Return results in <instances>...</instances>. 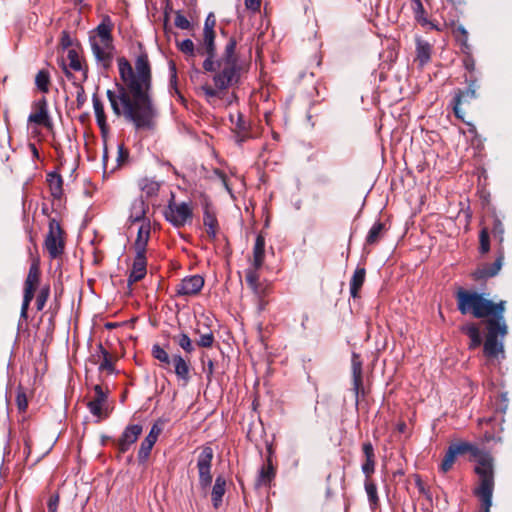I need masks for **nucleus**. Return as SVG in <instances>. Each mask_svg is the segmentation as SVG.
<instances>
[{
	"mask_svg": "<svg viewBox=\"0 0 512 512\" xmlns=\"http://www.w3.org/2000/svg\"><path fill=\"white\" fill-rule=\"evenodd\" d=\"M457 309L462 315H472L477 319L488 318V307H490V299L486 298L483 293L466 290L460 287L456 293Z\"/></svg>",
	"mask_w": 512,
	"mask_h": 512,
	"instance_id": "obj_7",
	"label": "nucleus"
},
{
	"mask_svg": "<svg viewBox=\"0 0 512 512\" xmlns=\"http://www.w3.org/2000/svg\"><path fill=\"white\" fill-rule=\"evenodd\" d=\"M245 6L248 10L256 12L260 9L261 0H245Z\"/></svg>",
	"mask_w": 512,
	"mask_h": 512,
	"instance_id": "obj_63",
	"label": "nucleus"
},
{
	"mask_svg": "<svg viewBox=\"0 0 512 512\" xmlns=\"http://www.w3.org/2000/svg\"><path fill=\"white\" fill-rule=\"evenodd\" d=\"M46 180L51 196L56 200H60L64 193L62 176L59 173L53 171L47 174Z\"/></svg>",
	"mask_w": 512,
	"mask_h": 512,
	"instance_id": "obj_29",
	"label": "nucleus"
},
{
	"mask_svg": "<svg viewBox=\"0 0 512 512\" xmlns=\"http://www.w3.org/2000/svg\"><path fill=\"white\" fill-rule=\"evenodd\" d=\"M113 25L109 17L103 21L94 30L95 36H90V43L93 54L98 62L102 63L105 69L109 68L113 59V45L112 36Z\"/></svg>",
	"mask_w": 512,
	"mask_h": 512,
	"instance_id": "obj_6",
	"label": "nucleus"
},
{
	"mask_svg": "<svg viewBox=\"0 0 512 512\" xmlns=\"http://www.w3.org/2000/svg\"><path fill=\"white\" fill-rule=\"evenodd\" d=\"M86 100H87V97H86L84 87L80 84L77 85V93H76L77 108L80 109L84 105Z\"/></svg>",
	"mask_w": 512,
	"mask_h": 512,
	"instance_id": "obj_58",
	"label": "nucleus"
},
{
	"mask_svg": "<svg viewBox=\"0 0 512 512\" xmlns=\"http://www.w3.org/2000/svg\"><path fill=\"white\" fill-rule=\"evenodd\" d=\"M147 210L148 204L142 198L136 199L131 205L129 221L131 223L150 221L146 218Z\"/></svg>",
	"mask_w": 512,
	"mask_h": 512,
	"instance_id": "obj_27",
	"label": "nucleus"
},
{
	"mask_svg": "<svg viewBox=\"0 0 512 512\" xmlns=\"http://www.w3.org/2000/svg\"><path fill=\"white\" fill-rule=\"evenodd\" d=\"M230 122L232 124V133L234 134L235 142L242 145L245 141L252 138L250 122L240 112L236 115H230Z\"/></svg>",
	"mask_w": 512,
	"mask_h": 512,
	"instance_id": "obj_16",
	"label": "nucleus"
},
{
	"mask_svg": "<svg viewBox=\"0 0 512 512\" xmlns=\"http://www.w3.org/2000/svg\"><path fill=\"white\" fill-rule=\"evenodd\" d=\"M412 8L414 12V17L418 23H420L422 26H426L429 23V20L427 19L425 15V9L421 2V0H413L412 1Z\"/></svg>",
	"mask_w": 512,
	"mask_h": 512,
	"instance_id": "obj_45",
	"label": "nucleus"
},
{
	"mask_svg": "<svg viewBox=\"0 0 512 512\" xmlns=\"http://www.w3.org/2000/svg\"><path fill=\"white\" fill-rule=\"evenodd\" d=\"M173 340L181 347L186 354H192L195 350L191 338L186 333H180L173 337Z\"/></svg>",
	"mask_w": 512,
	"mask_h": 512,
	"instance_id": "obj_43",
	"label": "nucleus"
},
{
	"mask_svg": "<svg viewBox=\"0 0 512 512\" xmlns=\"http://www.w3.org/2000/svg\"><path fill=\"white\" fill-rule=\"evenodd\" d=\"M174 24L177 28L182 30H189L191 28L190 21L182 14L180 10L175 12Z\"/></svg>",
	"mask_w": 512,
	"mask_h": 512,
	"instance_id": "obj_55",
	"label": "nucleus"
},
{
	"mask_svg": "<svg viewBox=\"0 0 512 512\" xmlns=\"http://www.w3.org/2000/svg\"><path fill=\"white\" fill-rule=\"evenodd\" d=\"M50 296V285L45 284L41 286L37 296H36V309L38 311H42L47 303V300Z\"/></svg>",
	"mask_w": 512,
	"mask_h": 512,
	"instance_id": "obj_47",
	"label": "nucleus"
},
{
	"mask_svg": "<svg viewBox=\"0 0 512 512\" xmlns=\"http://www.w3.org/2000/svg\"><path fill=\"white\" fill-rule=\"evenodd\" d=\"M59 44L62 49H68L73 45V39L67 30L62 31Z\"/></svg>",
	"mask_w": 512,
	"mask_h": 512,
	"instance_id": "obj_56",
	"label": "nucleus"
},
{
	"mask_svg": "<svg viewBox=\"0 0 512 512\" xmlns=\"http://www.w3.org/2000/svg\"><path fill=\"white\" fill-rule=\"evenodd\" d=\"M226 480L222 476H217L212 488L211 499L214 508H219L222 504V497L225 494Z\"/></svg>",
	"mask_w": 512,
	"mask_h": 512,
	"instance_id": "obj_34",
	"label": "nucleus"
},
{
	"mask_svg": "<svg viewBox=\"0 0 512 512\" xmlns=\"http://www.w3.org/2000/svg\"><path fill=\"white\" fill-rule=\"evenodd\" d=\"M235 64H236L235 75H234L235 77L230 82H224L223 84L216 82V80H215L217 75L221 73V68L218 67V64L216 66H214L213 70H204L205 72L214 73L213 78H212L214 87L209 86V85H203L201 87V90L204 92L206 97H208V98L218 97L219 93L221 91H225L228 88L239 84L240 78H241V71H242V66L240 64L239 57H235Z\"/></svg>",
	"mask_w": 512,
	"mask_h": 512,
	"instance_id": "obj_12",
	"label": "nucleus"
},
{
	"mask_svg": "<svg viewBox=\"0 0 512 512\" xmlns=\"http://www.w3.org/2000/svg\"><path fill=\"white\" fill-rule=\"evenodd\" d=\"M169 70H170V89L171 92L174 91L181 100H184L183 96L179 92L178 86H177V69L174 61L169 62Z\"/></svg>",
	"mask_w": 512,
	"mask_h": 512,
	"instance_id": "obj_53",
	"label": "nucleus"
},
{
	"mask_svg": "<svg viewBox=\"0 0 512 512\" xmlns=\"http://www.w3.org/2000/svg\"><path fill=\"white\" fill-rule=\"evenodd\" d=\"M216 18L213 13H209L205 19L203 28V39L197 46L198 55L205 56L203 61V70H213L217 65L221 68V73L217 75L216 82L223 84L230 82L235 76V57H239L236 52L237 39L233 36L227 40L223 52L217 55L216 33L214 27Z\"/></svg>",
	"mask_w": 512,
	"mask_h": 512,
	"instance_id": "obj_2",
	"label": "nucleus"
},
{
	"mask_svg": "<svg viewBox=\"0 0 512 512\" xmlns=\"http://www.w3.org/2000/svg\"><path fill=\"white\" fill-rule=\"evenodd\" d=\"M491 233L501 246L504 241V226L501 220L496 216L493 218Z\"/></svg>",
	"mask_w": 512,
	"mask_h": 512,
	"instance_id": "obj_50",
	"label": "nucleus"
},
{
	"mask_svg": "<svg viewBox=\"0 0 512 512\" xmlns=\"http://www.w3.org/2000/svg\"><path fill=\"white\" fill-rule=\"evenodd\" d=\"M415 484H416V487L418 488L420 494L425 495L427 498H430L429 490L426 489V487L419 475L415 476Z\"/></svg>",
	"mask_w": 512,
	"mask_h": 512,
	"instance_id": "obj_61",
	"label": "nucleus"
},
{
	"mask_svg": "<svg viewBox=\"0 0 512 512\" xmlns=\"http://www.w3.org/2000/svg\"><path fill=\"white\" fill-rule=\"evenodd\" d=\"M123 84H117L118 94L107 90L106 95L113 112L123 115L137 130H151L155 125L157 109L151 97L152 72L146 52L139 54L135 71L125 57L118 58Z\"/></svg>",
	"mask_w": 512,
	"mask_h": 512,
	"instance_id": "obj_1",
	"label": "nucleus"
},
{
	"mask_svg": "<svg viewBox=\"0 0 512 512\" xmlns=\"http://www.w3.org/2000/svg\"><path fill=\"white\" fill-rule=\"evenodd\" d=\"M164 216L174 227L180 228L192 221L193 210L189 203H176L172 199L164 212Z\"/></svg>",
	"mask_w": 512,
	"mask_h": 512,
	"instance_id": "obj_11",
	"label": "nucleus"
},
{
	"mask_svg": "<svg viewBox=\"0 0 512 512\" xmlns=\"http://www.w3.org/2000/svg\"><path fill=\"white\" fill-rule=\"evenodd\" d=\"M206 356H207L206 353L202 354V361L205 364L204 370H205L207 379L210 381L213 376V373H214V361L211 359H208L207 361H205Z\"/></svg>",
	"mask_w": 512,
	"mask_h": 512,
	"instance_id": "obj_57",
	"label": "nucleus"
},
{
	"mask_svg": "<svg viewBox=\"0 0 512 512\" xmlns=\"http://www.w3.org/2000/svg\"><path fill=\"white\" fill-rule=\"evenodd\" d=\"M205 280L201 275H191L183 278L176 286L177 296H195L200 293Z\"/></svg>",
	"mask_w": 512,
	"mask_h": 512,
	"instance_id": "obj_19",
	"label": "nucleus"
},
{
	"mask_svg": "<svg viewBox=\"0 0 512 512\" xmlns=\"http://www.w3.org/2000/svg\"><path fill=\"white\" fill-rule=\"evenodd\" d=\"M366 270L363 267H357L350 280V294L353 298H357L359 291L364 284Z\"/></svg>",
	"mask_w": 512,
	"mask_h": 512,
	"instance_id": "obj_35",
	"label": "nucleus"
},
{
	"mask_svg": "<svg viewBox=\"0 0 512 512\" xmlns=\"http://www.w3.org/2000/svg\"><path fill=\"white\" fill-rule=\"evenodd\" d=\"M503 259L504 251L503 248L500 247L498 250V256L492 264L485 263L472 272L471 276L473 280H487L489 278L496 276L502 267Z\"/></svg>",
	"mask_w": 512,
	"mask_h": 512,
	"instance_id": "obj_18",
	"label": "nucleus"
},
{
	"mask_svg": "<svg viewBox=\"0 0 512 512\" xmlns=\"http://www.w3.org/2000/svg\"><path fill=\"white\" fill-rule=\"evenodd\" d=\"M460 45L461 52L464 54V56H471L472 55V47L468 43V40H462L458 42Z\"/></svg>",
	"mask_w": 512,
	"mask_h": 512,
	"instance_id": "obj_62",
	"label": "nucleus"
},
{
	"mask_svg": "<svg viewBox=\"0 0 512 512\" xmlns=\"http://www.w3.org/2000/svg\"><path fill=\"white\" fill-rule=\"evenodd\" d=\"M445 25L451 27L452 34L457 42L468 40V31L463 25L457 24L454 19H450L449 21L445 20Z\"/></svg>",
	"mask_w": 512,
	"mask_h": 512,
	"instance_id": "obj_42",
	"label": "nucleus"
},
{
	"mask_svg": "<svg viewBox=\"0 0 512 512\" xmlns=\"http://www.w3.org/2000/svg\"><path fill=\"white\" fill-rule=\"evenodd\" d=\"M150 231V221H144L138 229L137 237L134 242L136 254L146 255L147 244L150 239Z\"/></svg>",
	"mask_w": 512,
	"mask_h": 512,
	"instance_id": "obj_24",
	"label": "nucleus"
},
{
	"mask_svg": "<svg viewBox=\"0 0 512 512\" xmlns=\"http://www.w3.org/2000/svg\"><path fill=\"white\" fill-rule=\"evenodd\" d=\"M463 66L469 72L468 76L475 75L474 71H475L476 64H475V59L473 58V55H471V56H464V58H463Z\"/></svg>",
	"mask_w": 512,
	"mask_h": 512,
	"instance_id": "obj_59",
	"label": "nucleus"
},
{
	"mask_svg": "<svg viewBox=\"0 0 512 512\" xmlns=\"http://www.w3.org/2000/svg\"><path fill=\"white\" fill-rule=\"evenodd\" d=\"M63 234L64 231L60 223L55 218H51L44 245L52 259L58 258L64 252L65 242Z\"/></svg>",
	"mask_w": 512,
	"mask_h": 512,
	"instance_id": "obj_10",
	"label": "nucleus"
},
{
	"mask_svg": "<svg viewBox=\"0 0 512 512\" xmlns=\"http://www.w3.org/2000/svg\"><path fill=\"white\" fill-rule=\"evenodd\" d=\"M494 491V481L484 480L482 484L474 489V495L481 501V512H490L492 506V496Z\"/></svg>",
	"mask_w": 512,
	"mask_h": 512,
	"instance_id": "obj_21",
	"label": "nucleus"
},
{
	"mask_svg": "<svg viewBox=\"0 0 512 512\" xmlns=\"http://www.w3.org/2000/svg\"><path fill=\"white\" fill-rule=\"evenodd\" d=\"M32 109L33 112L28 116V122L42 126L48 131H52L54 125L49 114L46 97L43 96L40 99L34 101L32 103Z\"/></svg>",
	"mask_w": 512,
	"mask_h": 512,
	"instance_id": "obj_15",
	"label": "nucleus"
},
{
	"mask_svg": "<svg viewBox=\"0 0 512 512\" xmlns=\"http://www.w3.org/2000/svg\"><path fill=\"white\" fill-rule=\"evenodd\" d=\"M155 443H156L155 438L152 435H147L144 438V440L141 442V445H140V448L138 451L139 463H145L147 461Z\"/></svg>",
	"mask_w": 512,
	"mask_h": 512,
	"instance_id": "obj_37",
	"label": "nucleus"
},
{
	"mask_svg": "<svg viewBox=\"0 0 512 512\" xmlns=\"http://www.w3.org/2000/svg\"><path fill=\"white\" fill-rule=\"evenodd\" d=\"M92 102L97 124L100 128L102 136L105 137L108 133L109 127L107 124L106 114L104 111V105L96 94L93 95Z\"/></svg>",
	"mask_w": 512,
	"mask_h": 512,
	"instance_id": "obj_26",
	"label": "nucleus"
},
{
	"mask_svg": "<svg viewBox=\"0 0 512 512\" xmlns=\"http://www.w3.org/2000/svg\"><path fill=\"white\" fill-rule=\"evenodd\" d=\"M195 332L199 334V338L196 340V345L202 348H210L215 342V337L213 332L208 328L206 332L201 333L199 329H196Z\"/></svg>",
	"mask_w": 512,
	"mask_h": 512,
	"instance_id": "obj_44",
	"label": "nucleus"
},
{
	"mask_svg": "<svg viewBox=\"0 0 512 512\" xmlns=\"http://www.w3.org/2000/svg\"><path fill=\"white\" fill-rule=\"evenodd\" d=\"M94 397L88 401L87 408L90 413L97 417L99 420L105 419L109 416V406H108V389L104 390L103 387L99 384L95 385L94 388Z\"/></svg>",
	"mask_w": 512,
	"mask_h": 512,
	"instance_id": "obj_14",
	"label": "nucleus"
},
{
	"mask_svg": "<svg viewBox=\"0 0 512 512\" xmlns=\"http://www.w3.org/2000/svg\"><path fill=\"white\" fill-rule=\"evenodd\" d=\"M67 57L69 59V67L74 71H82L83 70V81H85L88 77L87 68L83 69L82 62L80 60L79 54L75 49H69Z\"/></svg>",
	"mask_w": 512,
	"mask_h": 512,
	"instance_id": "obj_41",
	"label": "nucleus"
},
{
	"mask_svg": "<svg viewBox=\"0 0 512 512\" xmlns=\"http://www.w3.org/2000/svg\"><path fill=\"white\" fill-rule=\"evenodd\" d=\"M386 231L387 229L383 222H375L368 231V234L365 239V244L370 246L377 244L384 237Z\"/></svg>",
	"mask_w": 512,
	"mask_h": 512,
	"instance_id": "obj_33",
	"label": "nucleus"
},
{
	"mask_svg": "<svg viewBox=\"0 0 512 512\" xmlns=\"http://www.w3.org/2000/svg\"><path fill=\"white\" fill-rule=\"evenodd\" d=\"M99 356L102 357V362L99 365V371H107L113 373L115 371L114 363L111 354L100 343L98 345Z\"/></svg>",
	"mask_w": 512,
	"mask_h": 512,
	"instance_id": "obj_40",
	"label": "nucleus"
},
{
	"mask_svg": "<svg viewBox=\"0 0 512 512\" xmlns=\"http://www.w3.org/2000/svg\"><path fill=\"white\" fill-rule=\"evenodd\" d=\"M362 452L365 457V462L362 464V472L365 475V478H371L372 474L375 472V452L374 447L371 442H364L362 444Z\"/></svg>",
	"mask_w": 512,
	"mask_h": 512,
	"instance_id": "obj_23",
	"label": "nucleus"
},
{
	"mask_svg": "<svg viewBox=\"0 0 512 512\" xmlns=\"http://www.w3.org/2000/svg\"><path fill=\"white\" fill-rule=\"evenodd\" d=\"M16 405L20 413L26 412L28 408V398L26 395L25 388L22 385H18L16 389Z\"/></svg>",
	"mask_w": 512,
	"mask_h": 512,
	"instance_id": "obj_46",
	"label": "nucleus"
},
{
	"mask_svg": "<svg viewBox=\"0 0 512 512\" xmlns=\"http://www.w3.org/2000/svg\"><path fill=\"white\" fill-rule=\"evenodd\" d=\"M259 269L260 268H256L251 264V267L246 270L245 280L249 287L255 286L256 284L261 283L259 280L260 279V275L258 272Z\"/></svg>",
	"mask_w": 512,
	"mask_h": 512,
	"instance_id": "obj_52",
	"label": "nucleus"
},
{
	"mask_svg": "<svg viewBox=\"0 0 512 512\" xmlns=\"http://www.w3.org/2000/svg\"><path fill=\"white\" fill-rule=\"evenodd\" d=\"M203 224L205 226L208 237L211 240H215L218 230V221L215 213L212 211L208 204H206L204 207Z\"/></svg>",
	"mask_w": 512,
	"mask_h": 512,
	"instance_id": "obj_25",
	"label": "nucleus"
},
{
	"mask_svg": "<svg viewBox=\"0 0 512 512\" xmlns=\"http://www.w3.org/2000/svg\"><path fill=\"white\" fill-rule=\"evenodd\" d=\"M265 261V238L260 233L256 236L255 244L253 247L252 265L256 268H261Z\"/></svg>",
	"mask_w": 512,
	"mask_h": 512,
	"instance_id": "obj_30",
	"label": "nucleus"
},
{
	"mask_svg": "<svg viewBox=\"0 0 512 512\" xmlns=\"http://www.w3.org/2000/svg\"><path fill=\"white\" fill-rule=\"evenodd\" d=\"M466 454L470 455L471 460H475L477 462L474 472L479 477V484H482L484 480L490 482L494 481L492 456L479 449L477 445L466 441H456L449 445L440 465V470L443 473L448 472L453 467L456 458Z\"/></svg>",
	"mask_w": 512,
	"mask_h": 512,
	"instance_id": "obj_3",
	"label": "nucleus"
},
{
	"mask_svg": "<svg viewBox=\"0 0 512 512\" xmlns=\"http://www.w3.org/2000/svg\"><path fill=\"white\" fill-rule=\"evenodd\" d=\"M58 505H59V495L57 493L51 495L49 497V500L47 503L48 512H57Z\"/></svg>",
	"mask_w": 512,
	"mask_h": 512,
	"instance_id": "obj_60",
	"label": "nucleus"
},
{
	"mask_svg": "<svg viewBox=\"0 0 512 512\" xmlns=\"http://www.w3.org/2000/svg\"><path fill=\"white\" fill-rule=\"evenodd\" d=\"M465 89H456L451 100V107L455 117L466 125L469 131H475V126L466 120L476 110V99L478 98L477 90L479 89L478 78L476 75L465 76Z\"/></svg>",
	"mask_w": 512,
	"mask_h": 512,
	"instance_id": "obj_5",
	"label": "nucleus"
},
{
	"mask_svg": "<svg viewBox=\"0 0 512 512\" xmlns=\"http://www.w3.org/2000/svg\"><path fill=\"white\" fill-rule=\"evenodd\" d=\"M479 251L481 254H486L490 251V237L489 229L483 227L479 233Z\"/></svg>",
	"mask_w": 512,
	"mask_h": 512,
	"instance_id": "obj_49",
	"label": "nucleus"
},
{
	"mask_svg": "<svg viewBox=\"0 0 512 512\" xmlns=\"http://www.w3.org/2000/svg\"><path fill=\"white\" fill-rule=\"evenodd\" d=\"M138 187L146 198L158 195L161 183L154 178L144 177L138 181Z\"/></svg>",
	"mask_w": 512,
	"mask_h": 512,
	"instance_id": "obj_32",
	"label": "nucleus"
},
{
	"mask_svg": "<svg viewBox=\"0 0 512 512\" xmlns=\"http://www.w3.org/2000/svg\"><path fill=\"white\" fill-rule=\"evenodd\" d=\"M275 476H276V467L275 466H270V467L262 466L259 471L257 480H256V484H255L256 487H261V486L270 487L271 482L274 480Z\"/></svg>",
	"mask_w": 512,
	"mask_h": 512,
	"instance_id": "obj_36",
	"label": "nucleus"
},
{
	"mask_svg": "<svg viewBox=\"0 0 512 512\" xmlns=\"http://www.w3.org/2000/svg\"><path fill=\"white\" fill-rule=\"evenodd\" d=\"M213 457V449L210 446H203L198 449L197 469L199 485L204 490L210 487L212 483L211 468Z\"/></svg>",
	"mask_w": 512,
	"mask_h": 512,
	"instance_id": "obj_13",
	"label": "nucleus"
},
{
	"mask_svg": "<svg viewBox=\"0 0 512 512\" xmlns=\"http://www.w3.org/2000/svg\"><path fill=\"white\" fill-rule=\"evenodd\" d=\"M152 356L161 363V367L173 372L179 381L186 385L191 379V364L189 359L180 354H173L171 357L159 344H154L151 350Z\"/></svg>",
	"mask_w": 512,
	"mask_h": 512,
	"instance_id": "obj_8",
	"label": "nucleus"
},
{
	"mask_svg": "<svg viewBox=\"0 0 512 512\" xmlns=\"http://www.w3.org/2000/svg\"><path fill=\"white\" fill-rule=\"evenodd\" d=\"M51 76L47 69H41L38 71L35 77V85L39 91L47 94L50 90Z\"/></svg>",
	"mask_w": 512,
	"mask_h": 512,
	"instance_id": "obj_38",
	"label": "nucleus"
},
{
	"mask_svg": "<svg viewBox=\"0 0 512 512\" xmlns=\"http://www.w3.org/2000/svg\"><path fill=\"white\" fill-rule=\"evenodd\" d=\"M488 318L485 321L486 337L483 344V353L487 358H504L503 339L508 333V327L504 318L506 301L498 303L490 300Z\"/></svg>",
	"mask_w": 512,
	"mask_h": 512,
	"instance_id": "obj_4",
	"label": "nucleus"
},
{
	"mask_svg": "<svg viewBox=\"0 0 512 512\" xmlns=\"http://www.w3.org/2000/svg\"><path fill=\"white\" fill-rule=\"evenodd\" d=\"M176 45L179 51L189 57H195L196 54H198L197 47H195V44L191 39H185L181 42H177Z\"/></svg>",
	"mask_w": 512,
	"mask_h": 512,
	"instance_id": "obj_48",
	"label": "nucleus"
},
{
	"mask_svg": "<svg viewBox=\"0 0 512 512\" xmlns=\"http://www.w3.org/2000/svg\"><path fill=\"white\" fill-rule=\"evenodd\" d=\"M460 331L470 339L468 348L474 350L482 344L480 330L476 323H468L460 327Z\"/></svg>",
	"mask_w": 512,
	"mask_h": 512,
	"instance_id": "obj_28",
	"label": "nucleus"
},
{
	"mask_svg": "<svg viewBox=\"0 0 512 512\" xmlns=\"http://www.w3.org/2000/svg\"><path fill=\"white\" fill-rule=\"evenodd\" d=\"M365 490L368 496V500L370 503V507L372 510H375L379 505V497L377 494V486L376 484L371 480V478H365Z\"/></svg>",
	"mask_w": 512,
	"mask_h": 512,
	"instance_id": "obj_39",
	"label": "nucleus"
},
{
	"mask_svg": "<svg viewBox=\"0 0 512 512\" xmlns=\"http://www.w3.org/2000/svg\"><path fill=\"white\" fill-rule=\"evenodd\" d=\"M143 427L140 424L128 425L119 439L114 440V444L117 447L119 453H125L129 450L132 444H134L139 436L142 434Z\"/></svg>",
	"mask_w": 512,
	"mask_h": 512,
	"instance_id": "obj_17",
	"label": "nucleus"
},
{
	"mask_svg": "<svg viewBox=\"0 0 512 512\" xmlns=\"http://www.w3.org/2000/svg\"><path fill=\"white\" fill-rule=\"evenodd\" d=\"M41 279V271L38 260H33L30 267L26 279L24 281L23 287V301L20 312V319L27 321L28 319V310L31 301L35 296V292L40 285Z\"/></svg>",
	"mask_w": 512,
	"mask_h": 512,
	"instance_id": "obj_9",
	"label": "nucleus"
},
{
	"mask_svg": "<svg viewBox=\"0 0 512 512\" xmlns=\"http://www.w3.org/2000/svg\"><path fill=\"white\" fill-rule=\"evenodd\" d=\"M130 152L128 148L125 147L124 143L118 145L117 158H116V168H121L129 162Z\"/></svg>",
	"mask_w": 512,
	"mask_h": 512,
	"instance_id": "obj_51",
	"label": "nucleus"
},
{
	"mask_svg": "<svg viewBox=\"0 0 512 512\" xmlns=\"http://www.w3.org/2000/svg\"><path fill=\"white\" fill-rule=\"evenodd\" d=\"M146 266H147L146 255L136 254L134 261H133L132 270L128 277V285L129 286L142 280L145 277L146 272H147Z\"/></svg>",
	"mask_w": 512,
	"mask_h": 512,
	"instance_id": "obj_22",
	"label": "nucleus"
},
{
	"mask_svg": "<svg viewBox=\"0 0 512 512\" xmlns=\"http://www.w3.org/2000/svg\"><path fill=\"white\" fill-rule=\"evenodd\" d=\"M432 46L422 40L420 37L416 38V61L420 66L426 65L431 59Z\"/></svg>",
	"mask_w": 512,
	"mask_h": 512,
	"instance_id": "obj_31",
	"label": "nucleus"
},
{
	"mask_svg": "<svg viewBox=\"0 0 512 512\" xmlns=\"http://www.w3.org/2000/svg\"><path fill=\"white\" fill-rule=\"evenodd\" d=\"M249 288L253 291L256 298L267 297L270 293V284L264 282L258 283Z\"/></svg>",
	"mask_w": 512,
	"mask_h": 512,
	"instance_id": "obj_54",
	"label": "nucleus"
},
{
	"mask_svg": "<svg viewBox=\"0 0 512 512\" xmlns=\"http://www.w3.org/2000/svg\"><path fill=\"white\" fill-rule=\"evenodd\" d=\"M351 369L353 378V391L355 393L356 403H358L360 396L364 397L365 391L363 387L361 357L355 352L352 354L351 358Z\"/></svg>",
	"mask_w": 512,
	"mask_h": 512,
	"instance_id": "obj_20",
	"label": "nucleus"
},
{
	"mask_svg": "<svg viewBox=\"0 0 512 512\" xmlns=\"http://www.w3.org/2000/svg\"><path fill=\"white\" fill-rule=\"evenodd\" d=\"M269 301L266 299V297L257 298V309L258 312H262L266 309V306L268 305Z\"/></svg>",
	"mask_w": 512,
	"mask_h": 512,
	"instance_id": "obj_64",
	"label": "nucleus"
}]
</instances>
